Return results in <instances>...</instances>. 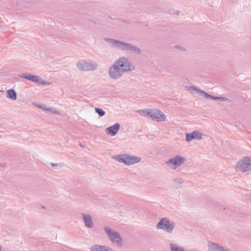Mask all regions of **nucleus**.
I'll return each mask as SVG.
<instances>
[{
	"mask_svg": "<svg viewBox=\"0 0 251 251\" xmlns=\"http://www.w3.org/2000/svg\"><path fill=\"white\" fill-rule=\"evenodd\" d=\"M32 82H36L39 84H41L43 85H50V83L49 82L43 80L42 78H40L38 76L32 75L31 76V78L30 80Z\"/></svg>",
	"mask_w": 251,
	"mask_h": 251,
	"instance_id": "dca6fc26",
	"label": "nucleus"
},
{
	"mask_svg": "<svg viewBox=\"0 0 251 251\" xmlns=\"http://www.w3.org/2000/svg\"><path fill=\"white\" fill-rule=\"evenodd\" d=\"M151 109H145L143 110H139L137 111V112L141 116L150 117V114H149V113L151 112Z\"/></svg>",
	"mask_w": 251,
	"mask_h": 251,
	"instance_id": "6ab92c4d",
	"label": "nucleus"
},
{
	"mask_svg": "<svg viewBox=\"0 0 251 251\" xmlns=\"http://www.w3.org/2000/svg\"><path fill=\"white\" fill-rule=\"evenodd\" d=\"M116 161L129 166L139 162L141 158L134 155H130L127 154H121L116 155L113 157Z\"/></svg>",
	"mask_w": 251,
	"mask_h": 251,
	"instance_id": "7ed1b4c3",
	"label": "nucleus"
},
{
	"mask_svg": "<svg viewBox=\"0 0 251 251\" xmlns=\"http://www.w3.org/2000/svg\"><path fill=\"white\" fill-rule=\"evenodd\" d=\"M33 104L35 105L36 107L47 111V109L48 108V107L46 106V105L43 104H39L36 103H33Z\"/></svg>",
	"mask_w": 251,
	"mask_h": 251,
	"instance_id": "5701e85b",
	"label": "nucleus"
},
{
	"mask_svg": "<svg viewBox=\"0 0 251 251\" xmlns=\"http://www.w3.org/2000/svg\"><path fill=\"white\" fill-rule=\"evenodd\" d=\"M202 139V134L198 130H194L191 133H186V141L190 142L193 139L200 140Z\"/></svg>",
	"mask_w": 251,
	"mask_h": 251,
	"instance_id": "f8f14e48",
	"label": "nucleus"
},
{
	"mask_svg": "<svg viewBox=\"0 0 251 251\" xmlns=\"http://www.w3.org/2000/svg\"><path fill=\"white\" fill-rule=\"evenodd\" d=\"M170 248L171 251H185L182 247L176 244H170Z\"/></svg>",
	"mask_w": 251,
	"mask_h": 251,
	"instance_id": "a211bd4d",
	"label": "nucleus"
},
{
	"mask_svg": "<svg viewBox=\"0 0 251 251\" xmlns=\"http://www.w3.org/2000/svg\"><path fill=\"white\" fill-rule=\"evenodd\" d=\"M103 230L112 243L120 247L123 245V240L119 232L107 226L103 227Z\"/></svg>",
	"mask_w": 251,
	"mask_h": 251,
	"instance_id": "f03ea898",
	"label": "nucleus"
},
{
	"mask_svg": "<svg viewBox=\"0 0 251 251\" xmlns=\"http://www.w3.org/2000/svg\"><path fill=\"white\" fill-rule=\"evenodd\" d=\"M149 114L150 118L158 122L164 121L166 118V116L162 111L156 109H151Z\"/></svg>",
	"mask_w": 251,
	"mask_h": 251,
	"instance_id": "9d476101",
	"label": "nucleus"
},
{
	"mask_svg": "<svg viewBox=\"0 0 251 251\" xmlns=\"http://www.w3.org/2000/svg\"><path fill=\"white\" fill-rule=\"evenodd\" d=\"M3 91L2 90H0V93H3Z\"/></svg>",
	"mask_w": 251,
	"mask_h": 251,
	"instance_id": "c756f323",
	"label": "nucleus"
},
{
	"mask_svg": "<svg viewBox=\"0 0 251 251\" xmlns=\"http://www.w3.org/2000/svg\"><path fill=\"white\" fill-rule=\"evenodd\" d=\"M76 66L79 70L85 72L95 71L98 68L97 63H93L90 60L78 61L76 64Z\"/></svg>",
	"mask_w": 251,
	"mask_h": 251,
	"instance_id": "423d86ee",
	"label": "nucleus"
},
{
	"mask_svg": "<svg viewBox=\"0 0 251 251\" xmlns=\"http://www.w3.org/2000/svg\"><path fill=\"white\" fill-rule=\"evenodd\" d=\"M91 251H114L111 247L104 246L100 245L98 244H94L90 248Z\"/></svg>",
	"mask_w": 251,
	"mask_h": 251,
	"instance_id": "4468645a",
	"label": "nucleus"
},
{
	"mask_svg": "<svg viewBox=\"0 0 251 251\" xmlns=\"http://www.w3.org/2000/svg\"><path fill=\"white\" fill-rule=\"evenodd\" d=\"M104 40L112 48L137 55L141 53V50L132 44L109 38H104Z\"/></svg>",
	"mask_w": 251,
	"mask_h": 251,
	"instance_id": "f257e3e1",
	"label": "nucleus"
},
{
	"mask_svg": "<svg viewBox=\"0 0 251 251\" xmlns=\"http://www.w3.org/2000/svg\"><path fill=\"white\" fill-rule=\"evenodd\" d=\"M124 73L119 68L113 64L109 67L108 71L109 77L114 80L120 79Z\"/></svg>",
	"mask_w": 251,
	"mask_h": 251,
	"instance_id": "1a4fd4ad",
	"label": "nucleus"
},
{
	"mask_svg": "<svg viewBox=\"0 0 251 251\" xmlns=\"http://www.w3.org/2000/svg\"><path fill=\"white\" fill-rule=\"evenodd\" d=\"M32 75V74L29 73H22L19 75L18 76L21 78H24L28 80H30Z\"/></svg>",
	"mask_w": 251,
	"mask_h": 251,
	"instance_id": "412c9836",
	"label": "nucleus"
},
{
	"mask_svg": "<svg viewBox=\"0 0 251 251\" xmlns=\"http://www.w3.org/2000/svg\"><path fill=\"white\" fill-rule=\"evenodd\" d=\"M237 168L242 172L251 170V158L248 156L243 157L238 162Z\"/></svg>",
	"mask_w": 251,
	"mask_h": 251,
	"instance_id": "6e6552de",
	"label": "nucleus"
},
{
	"mask_svg": "<svg viewBox=\"0 0 251 251\" xmlns=\"http://www.w3.org/2000/svg\"><path fill=\"white\" fill-rule=\"evenodd\" d=\"M119 68L123 72H127L134 69V67L131 64L128 59L125 57H120L113 64Z\"/></svg>",
	"mask_w": 251,
	"mask_h": 251,
	"instance_id": "20e7f679",
	"label": "nucleus"
},
{
	"mask_svg": "<svg viewBox=\"0 0 251 251\" xmlns=\"http://www.w3.org/2000/svg\"><path fill=\"white\" fill-rule=\"evenodd\" d=\"M173 180L175 182L178 184H182L183 182V180L181 178L178 177H175Z\"/></svg>",
	"mask_w": 251,
	"mask_h": 251,
	"instance_id": "393cba45",
	"label": "nucleus"
},
{
	"mask_svg": "<svg viewBox=\"0 0 251 251\" xmlns=\"http://www.w3.org/2000/svg\"><path fill=\"white\" fill-rule=\"evenodd\" d=\"M47 111H49V112H50L52 113H55V114H56L57 115H60V113L59 111L56 110L54 108H50V107H48V108L47 109Z\"/></svg>",
	"mask_w": 251,
	"mask_h": 251,
	"instance_id": "b1692460",
	"label": "nucleus"
},
{
	"mask_svg": "<svg viewBox=\"0 0 251 251\" xmlns=\"http://www.w3.org/2000/svg\"><path fill=\"white\" fill-rule=\"evenodd\" d=\"M1 250V247L0 246V251Z\"/></svg>",
	"mask_w": 251,
	"mask_h": 251,
	"instance_id": "7c9ffc66",
	"label": "nucleus"
},
{
	"mask_svg": "<svg viewBox=\"0 0 251 251\" xmlns=\"http://www.w3.org/2000/svg\"><path fill=\"white\" fill-rule=\"evenodd\" d=\"M50 165L52 167H57V166H58V164L57 163H51Z\"/></svg>",
	"mask_w": 251,
	"mask_h": 251,
	"instance_id": "c85d7f7f",
	"label": "nucleus"
},
{
	"mask_svg": "<svg viewBox=\"0 0 251 251\" xmlns=\"http://www.w3.org/2000/svg\"><path fill=\"white\" fill-rule=\"evenodd\" d=\"M0 166H1V164H0Z\"/></svg>",
	"mask_w": 251,
	"mask_h": 251,
	"instance_id": "473e14b6",
	"label": "nucleus"
},
{
	"mask_svg": "<svg viewBox=\"0 0 251 251\" xmlns=\"http://www.w3.org/2000/svg\"><path fill=\"white\" fill-rule=\"evenodd\" d=\"M201 93L203 95L206 99H210L212 100H218L219 97L212 96L207 93L204 91H201Z\"/></svg>",
	"mask_w": 251,
	"mask_h": 251,
	"instance_id": "aec40b11",
	"label": "nucleus"
},
{
	"mask_svg": "<svg viewBox=\"0 0 251 251\" xmlns=\"http://www.w3.org/2000/svg\"><path fill=\"white\" fill-rule=\"evenodd\" d=\"M190 88L192 90H195V91H198V92H200L201 93V91L200 90H199L197 87H196L195 86H190Z\"/></svg>",
	"mask_w": 251,
	"mask_h": 251,
	"instance_id": "cd10ccee",
	"label": "nucleus"
},
{
	"mask_svg": "<svg viewBox=\"0 0 251 251\" xmlns=\"http://www.w3.org/2000/svg\"><path fill=\"white\" fill-rule=\"evenodd\" d=\"M82 217L84 226L88 229H92L94 227V224L91 215L86 213H82Z\"/></svg>",
	"mask_w": 251,
	"mask_h": 251,
	"instance_id": "ddd939ff",
	"label": "nucleus"
},
{
	"mask_svg": "<svg viewBox=\"0 0 251 251\" xmlns=\"http://www.w3.org/2000/svg\"><path fill=\"white\" fill-rule=\"evenodd\" d=\"M218 100H221V101H226V100H227L228 99L224 97H219Z\"/></svg>",
	"mask_w": 251,
	"mask_h": 251,
	"instance_id": "bb28decb",
	"label": "nucleus"
},
{
	"mask_svg": "<svg viewBox=\"0 0 251 251\" xmlns=\"http://www.w3.org/2000/svg\"><path fill=\"white\" fill-rule=\"evenodd\" d=\"M185 161V159L184 157L176 155L168 160L165 164L170 168L175 170L182 165Z\"/></svg>",
	"mask_w": 251,
	"mask_h": 251,
	"instance_id": "0eeeda50",
	"label": "nucleus"
},
{
	"mask_svg": "<svg viewBox=\"0 0 251 251\" xmlns=\"http://www.w3.org/2000/svg\"><path fill=\"white\" fill-rule=\"evenodd\" d=\"M175 47H176V48L177 49H179V50H182V51L185 50V49L184 47H182L181 46H177H177H176Z\"/></svg>",
	"mask_w": 251,
	"mask_h": 251,
	"instance_id": "a878e982",
	"label": "nucleus"
},
{
	"mask_svg": "<svg viewBox=\"0 0 251 251\" xmlns=\"http://www.w3.org/2000/svg\"><path fill=\"white\" fill-rule=\"evenodd\" d=\"M95 110L96 113H98L100 117L103 116L105 114L104 111L101 108H95Z\"/></svg>",
	"mask_w": 251,
	"mask_h": 251,
	"instance_id": "4be33fe9",
	"label": "nucleus"
},
{
	"mask_svg": "<svg viewBox=\"0 0 251 251\" xmlns=\"http://www.w3.org/2000/svg\"><path fill=\"white\" fill-rule=\"evenodd\" d=\"M80 146L81 147H83V146H82V145H81V144H80Z\"/></svg>",
	"mask_w": 251,
	"mask_h": 251,
	"instance_id": "2f4dec72",
	"label": "nucleus"
},
{
	"mask_svg": "<svg viewBox=\"0 0 251 251\" xmlns=\"http://www.w3.org/2000/svg\"><path fill=\"white\" fill-rule=\"evenodd\" d=\"M120 125L118 123H116L113 126H109L106 128V131L111 135V136H115L119 131Z\"/></svg>",
	"mask_w": 251,
	"mask_h": 251,
	"instance_id": "2eb2a0df",
	"label": "nucleus"
},
{
	"mask_svg": "<svg viewBox=\"0 0 251 251\" xmlns=\"http://www.w3.org/2000/svg\"><path fill=\"white\" fill-rule=\"evenodd\" d=\"M176 226L174 222L171 221L167 218H163L160 220L156 225V228L171 233Z\"/></svg>",
	"mask_w": 251,
	"mask_h": 251,
	"instance_id": "39448f33",
	"label": "nucleus"
},
{
	"mask_svg": "<svg viewBox=\"0 0 251 251\" xmlns=\"http://www.w3.org/2000/svg\"><path fill=\"white\" fill-rule=\"evenodd\" d=\"M7 98L12 100H15L17 98V93L13 89H9L6 91Z\"/></svg>",
	"mask_w": 251,
	"mask_h": 251,
	"instance_id": "f3484780",
	"label": "nucleus"
},
{
	"mask_svg": "<svg viewBox=\"0 0 251 251\" xmlns=\"http://www.w3.org/2000/svg\"><path fill=\"white\" fill-rule=\"evenodd\" d=\"M207 247L209 251H232L226 247L210 241L208 242Z\"/></svg>",
	"mask_w": 251,
	"mask_h": 251,
	"instance_id": "9b49d317",
	"label": "nucleus"
}]
</instances>
